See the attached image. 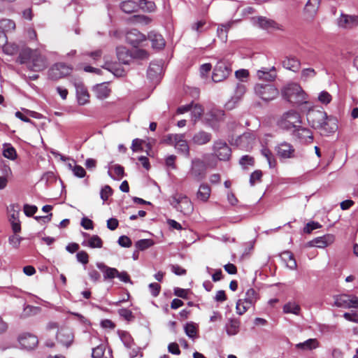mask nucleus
Returning <instances> with one entry per match:
<instances>
[{"instance_id":"5701e85b","label":"nucleus","mask_w":358,"mask_h":358,"mask_svg":"<svg viewBox=\"0 0 358 358\" xmlns=\"http://www.w3.org/2000/svg\"><path fill=\"white\" fill-rule=\"evenodd\" d=\"M116 55L120 62L124 64H129L131 60V50L124 46L116 48Z\"/></svg>"},{"instance_id":"f8f14e48","label":"nucleus","mask_w":358,"mask_h":358,"mask_svg":"<svg viewBox=\"0 0 358 358\" xmlns=\"http://www.w3.org/2000/svg\"><path fill=\"white\" fill-rule=\"evenodd\" d=\"M18 341L22 348L27 350L34 349L38 343L37 336L30 333H24L18 337Z\"/></svg>"},{"instance_id":"338daca9","label":"nucleus","mask_w":358,"mask_h":358,"mask_svg":"<svg viewBox=\"0 0 358 358\" xmlns=\"http://www.w3.org/2000/svg\"><path fill=\"white\" fill-rule=\"evenodd\" d=\"M148 288L150 291L151 295L153 297H157L159 296L161 291V286L157 282H151L149 284Z\"/></svg>"},{"instance_id":"4468645a","label":"nucleus","mask_w":358,"mask_h":358,"mask_svg":"<svg viewBox=\"0 0 358 358\" xmlns=\"http://www.w3.org/2000/svg\"><path fill=\"white\" fill-rule=\"evenodd\" d=\"M73 338L74 336L71 329L66 327L59 329L56 335L57 342L66 347H69L72 344Z\"/></svg>"},{"instance_id":"0e129e2a","label":"nucleus","mask_w":358,"mask_h":358,"mask_svg":"<svg viewBox=\"0 0 358 358\" xmlns=\"http://www.w3.org/2000/svg\"><path fill=\"white\" fill-rule=\"evenodd\" d=\"M332 99L331 95L327 91H322L318 96V100L324 104H328Z\"/></svg>"},{"instance_id":"680f3d73","label":"nucleus","mask_w":358,"mask_h":358,"mask_svg":"<svg viewBox=\"0 0 358 358\" xmlns=\"http://www.w3.org/2000/svg\"><path fill=\"white\" fill-rule=\"evenodd\" d=\"M24 238L17 236L16 234L8 237V243L14 248L17 249L20 247L21 241Z\"/></svg>"},{"instance_id":"8fccbe9b","label":"nucleus","mask_w":358,"mask_h":358,"mask_svg":"<svg viewBox=\"0 0 358 358\" xmlns=\"http://www.w3.org/2000/svg\"><path fill=\"white\" fill-rule=\"evenodd\" d=\"M189 293H192L190 289H183L178 287L173 288V294L183 299H187L189 298Z\"/></svg>"},{"instance_id":"423d86ee","label":"nucleus","mask_w":358,"mask_h":358,"mask_svg":"<svg viewBox=\"0 0 358 358\" xmlns=\"http://www.w3.org/2000/svg\"><path fill=\"white\" fill-rule=\"evenodd\" d=\"M231 71V64L227 60L221 59L214 67L212 80L215 83H220L228 78Z\"/></svg>"},{"instance_id":"a878e982","label":"nucleus","mask_w":358,"mask_h":358,"mask_svg":"<svg viewBox=\"0 0 358 358\" xmlns=\"http://www.w3.org/2000/svg\"><path fill=\"white\" fill-rule=\"evenodd\" d=\"M334 236L332 234H325L322 236L316 237L314 238L315 247L320 248H324L331 244L334 241Z\"/></svg>"},{"instance_id":"cd10ccee","label":"nucleus","mask_w":358,"mask_h":358,"mask_svg":"<svg viewBox=\"0 0 358 358\" xmlns=\"http://www.w3.org/2000/svg\"><path fill=\"white\" fill-rule=\"evenodd\" d=\"M120 8L121 10L125 13L129 14L136 12L138 8V3L133 0H126L120 3Z\"/></svg>"},{"instance_id":"c9c22d12","label":"nucleus","mask_w":358,"mask_h":358,"mask_svg":"<svg viewBox=\"0 0 358 358\" xmlns=\"http://www.w3.org/2000/svg\"><path fill=\"white\" fill-rule=\"evenodd\" d=\"M210 194V187L208 184H201L197 192V197L202 201H207Z\"/></svg>"},{"instance_id":"0eeeda50","label":"nucleus","mask_w":358,"mask_h":358,"mask_svg":"<svg viewBox=\"0 0 358 358\" xmlns=\"http://www.w3.org/2000/svg\"><path fill=\"white\" fill-rule=\"evenodd\" d=\"M255 92L266 102L274 99L279 94L278 90L272 84H256Z\"/></svg>"},{"instance_id":"6e6d98bb","label":"nucleus","mask_w":358,"mask_h":358,"mask_svg":"<svg viewBox=\"0 0 358 358\" xmlns=\"http://www.w3.org/2000/svg\"><path fill=\"white\" fill-rule=\"evenodd\" d=\"M23 210L27 217H31L38 211V207L35 205L25 203L23 206Z\"/></svg>"},{"instance_id":"f03ea898","label":"nucleus","mask_w":358,"mask_h":358,"mask_svg":"<svg viewBox=\"0 0 358 358\" xmlns=\"http://www.w3.org/2000/svg\"><path fill=\"white\" fill-rule=\"evenodd\" d=\"M281 94L285 100L296 106L306 103V94L296 83H289L281 89Z\"/></svg>"},{"instance_id":"e2e57ef3","label":"nucleus","mask_w":358,"mask_h":358,"mask_svg":"<svg viewBox=\"0 0 358 358\" xmlns=\"http://www.w3.org/2000/svg\"><path fill=\"white\" fill-rule=\"evenodd\" d=\"M105 347L103 345H99L96 348H92V358H102L104 355Z\"/></svg>"},{"instance_id":"f704fd0d","label":"nucleus","mask_w":358,"mask_h":358,"mask_svg":"<svg viewBox=\"0 0 358 358\" xmlns=\"http://www.w3.org/2000/svg\"><path fill=\"white\" fill-rule=\"evenodd\" d=\"M334 305L336 307L342 308L345 309L349 308V295L348 294H340L334 296Z\"/></svg>"},{"instance_id":"f257e3e1","label":"nucleus","mask_w":358,"mask_h":358,"mask_svg":"<svg viewBox=\"0 0 358 358\" xmlns=\"http://www.w3.org/2000/svg\"><path fill=\"white\" fill-rule=\"evenodd\" d=\"M307 120L312 128L323 130L328 134L334 133L338 129L337 119L332 115H328L322 110L309 111Z\"/></svg>"},{"instance_id":"49530a36","label":"nucleus","mask_w":358,"mask_h":358,"mask_svg":"<svg viewBox=\"0 0 358 358\" xmlns=\"http://www.w3.org/2000/svg\"><path fill=\"white\" fill-rule=\"evenodd\" d=\"M261 153L266 159L269 165V168H274L276 165V161L273 157V154L271 151L268 148H263L261 150Z\"/></svg>"},{"instance_id":"a19ab883","label":"nucleus","mask_w":358,"mask_h":358,"mask_svg":"<svg viewBox=\"0 0 358 358\" xmlns=\"http://www.w3.org/2000/svg\"><path fill=\"white\" fill-rule=\"evenodd\" d=\"M238 163L243 170H246L248 166L253 167L255 166V158L250 155H245L239 159Z\"/></svg>"},{"instance_id":"774afa93","label":"nucleus","mask_w":358,"mask_h":358,"mask_svg":"<svg viewBox=\"0 0 358 358\" xmlns=\"http://www.w3.org/2000/svg\"><path fill=\"white\" fill-rule=\"evenodd\" d=\"M0 170L4 175L3 176H8L9 174L12 173V171L9 164L6 161L3 159H1L0 161Z\"/></svg>"},{"instance_id":"c756f323","label":"nucleus","mask_w":358,"mask_h":358,"mask_svg":"<svg viewBox=\"0 0 358 358\" xmlns=\"http://www.w3.org/2000/svg\"><path fill=\"white\" fill-rule=\"evenodd\" d=\"M318 346L319 342L316 338H308L303 342L297 343L296 348L301 350H312Z\"/></svg>"},{"instance_id":"37998d69","label":"nucleus","mask_w":358,"mask_h":358,"mask_svg":"<svg viewBox=\"0 0 358 358\" xmlns=\"http://www.w3.org/2000/svg\"><path fill=\"white\" fill-rule=\"evenodd\" d=\"M175 147L178 152L184 154L186 157H189V148L186 141L176 139V144L175 145Z\"/></svg>"},{"instance_id":"4d7b16f0","label":"nucleus","mask_w":358,"mask_h":358,"mask_svg":"<svg viewBox=\"0 0 358 358\" xmlns=\"http://www.w3.org/2000/svg\"><path fill=\"white\" fill-rule=\"evenodd\" d=\"M72 172L73 176L78 178H83L86 176V171L85 169L78 164H75L72 169Z\"/></svg>"},{"instance_id":"a18cd8bd","label":"nucleus","mask_w":358,"mask_h":358,"mask_svg":"<svg viewBox=\"0 0 358 358\" xmlns=\"http://www.w3.org/2000/svg\"><path fill=\"white\" fill-rule=\"evenodd\" d=\"M139 8L145 12L151 13L155 10L156 6L153 1L148 0H139L138 1Z\"/></svg>"},{"instance_id":"f3484780","label":"nucleus","mask_w":358,"mask_h":358,"mask_svg":"<svg viewBox=\"0 0 358 358\" xmlns=\"http://www.w3.org/2000/svg\"><path fill=\"white\" fill-rule=\"evenodd\" d=\"M148 40L151 42V45L153 49L162 50L166 42L163 36L154 31H150L148 35Z\"/></svg>"},{"instance_id":"a211bd4d","label":"nucleus","mask_w":358,"mask_h":358,"mask_svg":"<svg viewBox=\"0 0 358 358\" xmlns=\"http://www.w3.org/2000/svg\"><path fill=\"white\" fill-rule=\"evenodd\" d=\"M338 25L342 28H349L358 25V16L341 13L338 19Z\"/></svg>"},{"instance_id":"72a5a7b5","label":"nucleus","mask_w":358,"mask_h":358,"mask_svg":"<svg viewBox=\"0 0 358 358\" xmlns=\"http://www.w3.org/2000/svg\"><path fill=\"white\" fill-rule=\"evenodd\" d=\"M117 334L124 346L128 349L131 348L132 344H134V339L131 334L128 331L122 330H118Z\"/></svg>"},{"instance_id":"2f4dec72","label":"nucleus","mask_w":358,"mask_h":358,"mask_svg":"<svg viewBox=\"0 0 358 358\" xmlns=\"http://www.w3.org/2000/svg\"><path fill=\"white\" fill-rule=\"evenodd\" d=\"M258 299V293L253 289L250 288L245 293V297L243 299V303L249 306H255Z\"/></svg>"},{"instance_id":"e433bc0d","label":"nucleus","mask_w":358,"mask_h":358,"mask_svg":"<svg viewBox=\"0 0 358 358\" xmlns=\"http://www.w3.org/2000/svg\"><path fill=\"white\" fill-rule=\"evenodd\" d=\"M283 313H292L296 315H299L301 312V307L295 302H287L283 306Z\"/></svg>"},{"instance_id":"5fc2aeb1","label":"nucleus","mask_w":358,"mask_h":358,"mask_svg":"<svg viewBox=\"0 0 358 358\" xmlns=\"http://www.w3.org/2000/svg\"><path fill=\"white\" fill-rule=\"evenodd\" d=\"M3 51L8 55H13L18 51V45L15 43H6L2 47Z\"/></svg>"},{"instance_id":"9b49d317","label":"nucleus","mask_w":358,"mask_h":358,"mask_svg":"<svg viewBox=\"0 0 358 358\" xmlns=\"http://www.w3.org/2000/svg\"><path fill=\"white\" fill-rule=\"evenodd\" d=\"M48 66L47 59L36 51L29 63L27 67L32 71L39 72L45 69Z\"/></svg>"},{"instance_id":"ddd939ff","label":"nucleus","mask_w":358,"mask_h":358,"mask_svg":"<svg viewBox=\"0 0 358 358\" xmlns=\"http://www.w3.org/2000/svg\"><path fill=\"white\" fill-rule=\"evenodd\" d=\"M191 174L198 181L205 177L206 165L203 160L199 158L192 160Z\"/></svg>"},{"instance_id":"052dcab7","label":"nucleus","mask_w":358,"mask_h":358,"mask_svg":"<svg viewBox=\"0 0 358 358\" xmlns=\"http://www.w3.org/2000/svg\"><path fill=\"white\" fill-rule=\"evenodd\" d=\"M76 259L78 262L86 265L89 262V255L86 251L80 250L76 254Z\"/></svg>"},{"instance_id":"09e8293b","label":"nucleus","mask_w":358,"mask_h":358,"mask_svg":"<svg viewBox=\"0 0 358 358\" xmlns=\"http://www.w3.org/2000/svg\"><path fill=\"white\" fill-rule=\"evenodd\" d=\"M113 189L108 185H106L101 187L100 190V198L103 201V202L106 201L109 196L113 195Z\"/></svg>"},{"instance_id":"6e6552de","label":"nucleus","mask_w":358,"mask_h":358,"mask_svg":"<svg viewBox=\"0 0 358 358\" xmlns=\"http://www.w3.org/2000/svg\"><path fill=\"white\" fill-rule=\"evenodd\" d=\"M280 126L281 128L286 130L294 129L292 134L298 138H303L302 134L300 133V131H302V133L304 134V136L308 137L311 141L313 140V134L309 129L303 127L300 125H296L289 119L282 118Z\"/></svg>"},{"instance_id":"39448f33","label":"nucleus","mask_w":358,"mask_h":358,"mask_svg":"<svg viewBox=\"0 0 358 358\" xmlns=\"http://www.w3.org/2000/svg\"><path fill=\"white\" fill-rule=\"evenodd\" d=\"M212 150V156L216 157L220 161L227 162L231 159V149L224 140L214 141Z\"/></svg>"},{"instance_id":"20e7f679","label":"nucleus","mask_w":358,"mask_h":358,"mask_svg":"<svg viewBox=\"0 0 358 358\" xmlns=\"http://www.w3.org/2000/svg\"><path fill=\"white\" fill-rule=\"evenodd\" d=\"M252 22L254 26L268 32L275 30H285L284 27L282 24L278 23L275 20L268 18L265 16L252 17Z\"/></svg>"},{"instance_id":"69168bd1","label":"nucleus","mask_w":358,"mask_h":358,"mask_svg":"<svg viewBox=\"0 0 358 358\" xmlns=\"http://www.w3.org/2000/svg\"><path fill=\"white\" fill-rule=\"evenodd\" d=\"M248 309L249 306L243 304L242 299L238 300L236 305V310L238 315H243Z\"/></svg>"},{"instance_id":"9d476101","label":"nucleus","mask_w":358,"mask_h":358,"mask_svg":"<svg viewBox=\"0 0 358 358\" xmlns=\"http://www.w3.org/2000/svg\"><path fill=\"white\" fill-rule=\"evenodd\" d=\"M76 97L79 106H85L90 103V95L87 88L82 82H75Z\"/></svg>"},{"instance_id":"c85d7f7f","label":"nucleus","mask_w":358,"mask_h":358,"mask_svg":"<svg viewBox=\"0 0 358 358\" xmlns=\"http://www.w3.org/2000/svg\"><path fill=\"white\" fill-rule=\"evenodd\" d=\"M2 155L5 158L14 161L17 157V153L15 148L11 143H4L3 144Z\"/></svg>"},{"instance_id":"7c9ffc66","label":"nucleus","mask_w":358,"mask_h":358,"mask_svg":"<svg viewBox=\"0 0 358 358\" xmlns=\"http://www.w3.org/2000/svg\"><path fill=\"white\" fill-rule=\"evenodd\" d=\"M162 70L161 64L158 62H151L147 70V76L149 79L154 80L157 78Z\"/></svg>"},{"instance_id":"4c0bfd02","label":"nucleus","mask_w":358,"mask_h":358,"mask_svg":"<svg viewBox=\"0 0 358 358\" xmlns=\"http://www.w3.org/2000/svg\"><path fill=\"white\" fill-rule=\"evenodd\" d=\"M185 202L187 204H188L191 209H192L191 202L189 201L188 197L186 196L180 195L178 197L176 196H174L172 197V201L171 202V205L175 208L177 210L182 211V210L180 209V203Z\"/></svg>"},{"instance_id":"7ed1b4c3","label":"nucleus","mask_w":358,"mask_h":358,"mask_svg":"<svg viewBox=\"0 0 358 358\" xmlns=\"http://www.w3.org/2000/svg\"><path fill=\"white\" fill-rule=\"evenodd\" d=\"M73 66L64 62H57L52 64L48 71V78L51 80H58L70 75Z\"/></svg>"},{"instance_id":"412c9836","label":"nucleus","mask_w":358,"mask_h":358,"mask_svg":"<svg viewBox=\"0 0 358 358\" xmlns=\"http://www.w3.org/2000/svg\"><path fill=\"white\" fill-rule=\"evenodd\" d=\"M257 75L259 79L268 82L273 81L277 76L275 68L274 66L271 69L263 67L260 70L257 71Z\"/></svg>"},{"instance_id":"de8ad7c7","label":"nucleus","mask_w":358,"mask_h":358,"mask_svg":"<svg viewBox=\"0 0 358 358\" xmlns=\"http://www.w3.org/2000/svg\"><path fill=\"white\" fill-rule=\"evenodd\" d=\"M131 59H145L148 57V52L144 49L135 48L133 50H131Z\"/></svg>"},{"instance_id":"b1692460","label":"nucleus","mask_w":358,"mask_h":358,"mask_svg":"<svg viewBox=\"0 0 358 358\" xmlns=\"http://www.w3.org/2000/svg\"><path fill=\"white\" fill-rule=\"evenodd\" d=\"M212 134L210 133L200 131L193 136L192 141L196 145H203L210 142Z\"/></svg>"},{"instance_id":"58836bf2","label":"nucleus","mask_w":358,"mask_h":358,"mask_svg":"<svg viewBox=\"0 0 358 358\" xmlns=\"http://www.w3.org/2000/svg\"><path fill=\"white\" fill-rule=\"evenodd\" d=\"M155 245V241L151 238H143L135 243V247L138 250L143 251Z\"/></svg>"},{"instance_id":"aec40b11","label":"nucleus","mask_w":358,"mask_h":358,"mask_svg":"<svg viewBox=\"0 0 358 358\" xmlns=\"http://www.w3.org/2000/svg\"><path fill=\"white\" fill-rule=\"evenodd\" d=\"M241 322L238 319L230 317L225 324L224 329L228 336H235L240 331Z\"/></svg>"},{"instance_id":"c03bdc74","label":"nucleus","mask_w":358,"mask_h":358,"mask_svg":"<svg viewBox=\"0 0 358 358\" xmlns=\"http://www.w3.org/2000/svg\"><path fill=\"white\" fill-rule=\"evenodd\" d=\"M282 118L289 119L295 124H296V123L301 124V123L300 114L294 110H288L287 112L285 113L282 115Z\"/></svg>"},{"instance_id":"13d9d810","label":"nucleus","mask_w":358,"mask_h":358,"mask_svg":"<svg viewBox=\"0 0 358 358\" xmlns=\"http://www.w3.org/2000/svg\"><path fill=\"white\" fill-rule=\"evenodd\" d=\"M117 243L122 248H130L132 245V241L131 238L126 235L120 236L117 240Z\"/></svg>"},{"instance_id":"bf43d9fd","label":"nucleus","mask_w":358,"mask_h":358,"mask_svg":"<svg viewBox=\"0 0 358 358\" xmlns=\"http://www.w3.org/2000/svg\"><path fill=\"white\" fill-rule=\"evenodd\" d=\"M316 76V71L313 68L303 69L301 71V79L306 81L308 78H313Z\"/></svg>"},{"instance_id":"864d4df0","label":"nucleus","mask_w":358,"mask_h":358,"mask_svg":"<svg viewBox=\"0 0 358 358\" xmlns=\"http://www.w3.org/2000/svg\"><path fill=\"white\" fill-rule=\"evenodd\" d=\"M117 313L121 317L127 322H131L134 318L132 311L127 308H122L117 310Z\"/></svg>"},{"instance_id":"2eb2a0df","label":"nucleus","mask_w":358,"mask_h":358,"mask_svg":"<svg viewBox=\"0 0 358 358\" xmlns=\"http://www.w3.org/2000/svg\"><path fill=\"white\" fill-rule=\"evenodd\" d=\"M278 155L282 159H290L294 157L295 150L289 143L282 142L275 147Z\"/></svg>"},{"instance_id":"6ab92c4d","label":"nucleus","mask_w":358,"mask_h":358,"mask_svg":"<svg viewBox=\"0 0 358 358\" xmlns=\"http://www.w3.org/2000/svg\"><path fill=\"white\" fill-rule=\"evenodd\" d=\"M96 266L103 272V279L105 280L117 278L118 270L116 268L109 267L103 262H96Z\"/></svg>"},{"instance_id":"ea45409f","label":"nucleus","mask_w":358,"mask_h":358,"mask_svg":"<svg viewBox=\"0 0 358 358\" xmlns=\"http://www.w3.org/2000/svg\"><path fill=\"white\" fill-rule=\"evenodd\" d=\"M320 6V0H308L304 10L310 15L316 14Z\"/></svg>"},{"instance_id":"603ef678","label":"nucleus","mask_w":358,"mask_h":358,"mask_svg":"<svg viewBox=\"0 0 358 358\" xmlns=\"http://www.w3.org/2000/svg\"><path fill=\"white\" fill-rule=\"evenodd\" d=\"M322 225L318 222L310 221L306 224V226L303 227V231L305 234H309L312 233L313 231L320 229Z\"/></svg>"},{"instance_id":"3c124183","label":"nucleus","mask_w":358,"mask_h":358,"mask_svg":"<svg viewBox=\"0 0 358 358\" xmlns=\"http://www.w3.org/2000/svg\"><path fill=\"white\" fill-rule=\"evenodd\" d=\"M191 112V116L192 120L196 122L197 120H199L202 114H203V109L201 106L199 104L193 105L192 108L190 110Z\"/></svg>"},{"instance_id":"393cba45","label":"nucleus","mask_w":358,"mask_h":358,"mask_svg":"<svg viewBox=\"0 0 358 358\" xmlns=\"http://www.w3.org/2000/svg\"><path fill=\"white\" fill-rule=\"evenodd\" d=\"M106 83L96 84L92 88L98 99L102 100L106 99L110 95V90L105 85Z\"/></svg>"},{"instance_id":"473e14b6","label":"nucleus","mask_w":358,"mask_h":358,"mask_svg":"<svg viewBox=\"0 0 358 358\" xmlns=\"http://www.w3.org/2000/svg\"><path fill=\"white\" fill-rule=\"evenodd\" d=\"M184 331L187 336L194 339L197 336L198 325L194 322H187L184 326Z\"/></svg>"},{"instance_id":"79ce46f5","label":"nucleus","mask_w":358,"mask_h":358,"mask_svg":"<svg viewBox=\"0 0 358 358\" xmlns=\"http://www.w3.org/2000/svg\"><path fill=\"white\" fill-rule=\"evenodd\" d=\"M233 24V22H229L226 24H222L220 27L219 26L217 29V36L222 41H226L227 38V32L229 29L231 27Z\"/></svg>"},{"instance_id":"1a4fd4ad","label":"nucleus","mask_w":358,"mask_h":358,"mask_svg":"<svg viewBox=\"0 0 358 358\" xmlns=\"http://www.w3.org/2000/svg\"><path fill=\"white\" fill-rule=\"evenodd\" d=\"M147 40L145 35L136 29H131L126 34V41L134 48L143 45V43Z\"/></svg>"},{"instance_id":"4be33fe9","label":"nucleus","mask_w":358,"mask_h":358,"mask_svg":"<svg viewBox=\"0 0 358 358\" xmlns=\"http://www.w3.org/2000/svg\"><path fill=\"white\" fill-rule=\"evenodd\" d=\"M37 50H32L30 48L26 47L22 48L19 53V55L17 59V62L20 64H27L31 60L35 52Z\"/></svg>"},{"instance_id":"bb28decb","label":"nucleus","mask_w":358,"mask_h":358,"mask_svg":"<svg viewBox=\"0 0 358 358\" xmlns=\"http://www.w3.org/2000/svg\"><path fill=\"white\" fill-rule=\"evenodd\" d=\"M81 245L90 248H101L103 241L98 235H92L88 240H83Z\"/></svg>"},{"instance_id":"dca6fc26","label":"nucleus","mask_w":358,"mask_h":358,"mask_svg":"<svg viewBox=\"0 0 358 358\" xmlns=\"http://www.w3.org/2000/svg\"><path fill=\"white\" fill-rule=\"evenodd\" d=\"M282 65L285 69L296 73L301 68V62L296 57L289 55H286L282 60Z\"/></svg>"}]
</instances>
